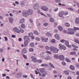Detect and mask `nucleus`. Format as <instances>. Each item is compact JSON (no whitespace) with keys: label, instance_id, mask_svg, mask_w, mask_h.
I'll return each mask as SVG.
<instances>
[{"label":"nucleus","instance_id":"bb28decb","mask_svg":"<svg viewBox=\"0 0 79 79\" xmlns=\"http://www.w3.org/2000/svg\"><path fill=\"white\" fill-rule=\"evenodd\" d=\"M46 35L48 37H51L52 36V34L48 32H47L46 33Z\"/></svg>","mask_w":79,"mask_h":79},{"label":"nucleus","instance_id":"dca6fc26","mask_svg":"<svg viewBox=\"0 0 79 79\" xmlns=\"http://www.w3.org/2000/svg\"><path fill=\"white\" fill-rule=\"evenodd\" d=\"M55 37L56 39H58V40H59L60 39V36L58 34H56L55 35Z\"/></svg>","mask_w":79,"mask_h":79},{"label":"nucleus","instance_id":"774afa93","mask_svg":"<svg viewBox=\"0 0 79 79\" xmlns=\"http://www.w3.org/2000/svg\"><path fill=\"white\" fill-rule=\"evenodd\" d=\"M54 32L55 33H57V32H58V30H56V29H55L54 30Z\"/></svg>","mask_w":79,"mask_h":79},{"label":"nucleus","instance_id":"f8f14e48","mask_svg":"<svg viewBox=\"0 0 79 79\" xmlns=\"http://www.w3.org/2000/svg\"><path fill=\"white\" fill-rule=\"evenodd\" d=\"M59 58L60 60H61L62 61H63V60H64V56L63 55H60L59 56Z\"/></svg>","mask_w":79,"mask_h":79},{"label":"nucleus","instance_id":"c9c22d12","mask_svg":"<svg viewBox=\"0 0 79 79\" xmlns=\"http://www.w3.org/2000/svg\"><path fill=\"white\" fill-rule=\"evenodd\" d=\"M37 61V62L39 63H42V60L41 59L38 60Z\"/></svg>","mask_w":79,"mask_h":79},{"label":"nucleus","instance_id":"1a4fd4ad","mask_svg":"<svg viewBox=\"0 0 79 79\" xmlns=\"http://www.w3.org/2000/svg\"><path fill=\"white\" fill-rule=\"evenodd\" d=\"M52 47L53 46L50 47H48V46H45V48L47 50H48L50 49L51 51H53V50H52Z\"/></svg>","mask_w":79,"mask_h":79},{"label":"nucleus","instance_id":"37998d69","mask_svg":"<svg viewBox=\"0 0 79 79\" xmlns=\"http://www.w3.org/2000/svg\"><path fill=\"white\" fill-rule=\"evenodd\" d=\"M71 55H76V52H70Z\"/></svg>","mask_w":79,"mask_h":79},{"label":"nucleus","instance_id":"c756f323","mask_svg":"<svg viewBox=\"0 0 79 79\" xmlns=\"http://www.w3.org/2000/svg\"><path fill=\"white\" fill-rule=\"evenodd\" d=\"M35 39L36 41H40V39L39 37H36Z\"/></svg>","mask_w":79,"mask_h":79},{"label":"nucleus","instance_id":"f03ea898","mask_svg":"<svg viewBox=\"0 0 79 79\" xmlns=\"http://www.w3.org/2000/svg\"><path fill=\"white\" fill-rule=\"evenodd\" d=\"M43 59L45 60H52V57L50 56H49L47 54V53H46V55L44 56L43 57Z\"/></svg>","mask_w":79,"mask_h":79},{"label":"nucleus","instance_id":"e433bc0d","mask_svg":"<svg viewBox=\"0 0 79 79\" xmlns=\"http://www.w3.org/2000/svg\"><path fill=\"white\" fill-rule=\"evenodd\" d=\"M21 27L23 28L24 29L25 27V25L24 24H22L21 25Z\"/></svg>","mask_w":79,"mask_h":79},{"label":"nucleus","instance_id":"f3484780","mask_svg":"<svg viewBox=\"0 0 79 79\" xmlns=\"http://www.w3.org/2000/svg\"><path fill=\"white\" fill-rule=\"evenodd\" d=\"M39 70L40 71V73H44V72L45 71V69H44V68L40 69H39Z\"/></svg>","mask_w":79,"mask_h":79},{"label":"nucleus","instance_id":"4468645a","mask_svg":"<svg viewBox=\"0 0 79 79\" xmlns=\"http://www.w3.org/2000/svg\"><path fill=\"white\" fill-rule=\"evenodd\" d=\"M65 44L67 47H69V48H71V45H69V42H68V41H65Z\"/></svg>","mask_w":79,"mask_h":79},{"label":"nucleus","instance_id":"680f3d73","mask_svg":"<svg viewBox=\"0 0 79 79\" xmlns=\"http://www.w3.org/2000/svg\"><path fill=\"white\" fill-rule=\"evenodd\" d=\"M20 32H21L22 33H23L24 32V30L23 29H21Z\"/></svg>","mask_w":79,"mask_h":79},{"label":"nucleus","instance_id":"052dcab7","mask_svg":"<svg viewBox=\"0 0 79 79\" xmlns=\"http://www.w3.org/2000/svg\"><path fill=\"white\" fill-rule=\"evenodd\" d=\"M60 42H62V43L64 42H65V40H61Z\"/></svg>","mask_w":79,"mask_h":79},{"label":"nucleus","instance_id":"6e6552de","mask_svg":"<svg viewBox=\"0 0 79 79\" xmlns=\"http://www.w3.org/2000/svg\"><path fill=\"white\" fill-rule=\"evenodd\" d=\"M33 8L34 10H37L39 8V5L37 4H34L33 5Z\"/></svg>","mask_w":79,"mask_h":79},{"label":"nucleus","instance_id":"a211bd4d","mask_svg":"<svg viewBox=\"0 0 79 79\" xmlns=\"http://www.w3.org/2000/svg\"><path fill=\"white\" fill-rule=\"evenodd\" d=\"M48 38H44L42 40V42H48Z\"/></svg>","mask_w":79,"mask_h":79},{"label":"nucleus","instance_id":"49530a36","mask_svg":"<svg viewBox=\"0 0 79 79\" xmlns=\"http://www.w3.org/2000/svg\"><path fill=\"white\" fill-rule=\"evenodd\" d=\"M25 4V2H21L20 3V5L22 6H23V5H24Z\"/></svg>","mask_w":79,"mask_h":79},{"label":"nucleus","instance_id":"b1692460","mask_svg":"<svg viewBox=\"0 0 79 79\" xmlns=\"http://www.w3.org/2000/svg\"><path fill=\"white\" fill-rule=\"evenodd\" d=\"M70 68L72 70H74L75 69V67H74V66L73 65H71L70 66Z\"/></svg>","mask_w":79,"mask_h":79},{"label":"nucleus","instance_id":"7ed1b4c3","mask_svg":"<svg viewBox=\"0 0 79 79\" xmlns=\"http://www.w3.org/2000/svg\"><path fill=\"white\" fill-rule=\"evenodd\" d=\"M52 51H51V52H53L54 53H58V51H59V49L56 48V47H52Z\"/></svg>","mask_w":79,"mask_h":79},{"label":"nucleus","instance_id":"09e8293b","mask_svg":"<svg viewBox=\"0 0 79 79\" xmlns=\"http://www.w3.org/2000/svg\"><path fill=\"white\" fill-rule=\"evenodd\" d=\"M68 9L69 10H71V11H74V9L73 8H69Z\"/></svg>","mask_w":79,"mask_h":79},{"label":"nucleus","instance_id":"473e14b6","mask_svg":"<svg viewBox=\"0 0 79 79\" xmlns=\"http://www.w3.org/2000/svg\"><path fill=\"white\" fill-rule=\"evenodd\" d=\"M64 73L66 75H69V72L67 71H64Z\"/></svg>","mask_w":79,"mask_h":79},{"label":"nucleus","instance_id":"6e6d98bb","mask_svg":"<svg viewBox=\"0 0 79 79\" xmlns=\"http://www.w3.org/2000/svg\"><path fill=\"white\" fill-rule=\"evenodd\" d=\"M66 61L67 62H71V61L67 58L66 59Z\"/></svg>","mask_w":79,"mask_h":79},{"label":"nucleus","instance_id":"5fc2aeb1","mask_svg":"<svg viewBox=\"0 0 79 79\" xmlns=\"http://www.w3.org/2000/svg\"><path fill=\"white\" fill-rule=\"evenodd\" d=\"M52 43H55V42H56L55 40L54 39H52Z\"/></svg>","mask_w":79,"mask_h":79},{"label":"nucleus","instance_id":"2f4dec72","mask_svg":"<svg viewBox=\"0 0 79 79\" xmlns=\"http://www.w3.org/2000/svg\"><path fill=\"white\" fill-rule=\"evenodd\" d=\"M54 57L56 59H58L59 58V56L56 55H55L54 56Z\"/></svg>","mask_w":79,"mask_h":79},{"label":"nucleus","instance_id":"f704fd0d","mask_svg":"<svg viewBox=\"0 0 79 79\" xmlns=\"http://www.w3.org/2000/svg\"><path fill=\"white\" fill-rule=\"evenodd\" d=\"M50 21L51 22H52V23H53L54 22V20L52 18H51L50 19Z\"/></svg>","mask_w":79,"mask_h":79},{"label":"nucleus","instance_id":"58836bf2","mask_svg":"<svg viewBox=\"0 0 79 79\" xmlns=\"http://www.w3.org/2000/svg\"><path fill=\"white\" fill-rule=\"evenodd\" d=\"M76 30H78L79 31V28L74 27V30L75 31V32L76 31Z\"/></svg>","mask_w":79,"mask_h":79},{"label":"nucleus","instance_id":"a18cd8bd","mask_svg":"<svg viewBox=\"0 0 79 79\" xmlns=\"http://www.w3.org/2000/svg\"><path fill=\"white\" fill-rule=\"evenodd\" d=\"M64 15H68V12L65 11L64 12Z\"/></svg>","mask_w":79,"mask_h":79},{"label":"nucleus","instance_id":"ea45409f","mask_svg":"<svg viewBox=\"0 0 79 79\" xmlns=\"http://www.w3.org/2000/svg\"><path fill=\"white\" fill-rule=\"evenodd\" d=\"M29 51L30 52H32L34 51V49L32 48H30L29 49Z\"/></svg>","mask_w":79,"mask_h":79},{"label":"nucleus","instance_id":"9b49d317","mask_svg":"<svg viewBox=\"0 0 79 79\" xmlns=\"http://www.w3.org/2000/svg\"><path fill=\"white\" fill-rule=\"evenodd\" d=\"M31 58L34 62L35 63L37 62V58L35 57L32 56Z\"/></svg>","mask_w":79,"mask_h":79},{"label":"nucleus","instance_id":"4be33fe9","mask_svg":"<svg viewBox=\"0 0 79 79\" xmlns=\"http://www.w3.org/2000/svg\"><path fill=\"white\" fill-rule=\"evenodd\" d=\"M58 28L59 31H61L63 30V27L61 26H59L58 27Z\"/></svg>","mask_w":79,"mask_h":79},{"label":"nucleus","instance_id":"412c9836","mask_svg":"<svg viewBox=\"0 0 79 79\" xmlns=\"http://www.w3.org/2000/svg\"><path fill=\"white\" fill-rule=\"evenodd\" d=\"M75 23L77 24H79V19L77 18L76 19Z\"/></svg>","mask_w":79,"mask_h":79},{"label":"nucleus","instance_id":"de8ad7c7","mask_svg":"<svg viewBox=\"0 0 79 79\" xmlns=\"http://www.w3.org/2000/svg\"><path fill=\"white\" fill-rule=\"evenodd\" d=\"M55 2H57V3H61V1L60 0H55Z\"/></svg>","mask_w":79,"mask_h":79},{"label":"nucleus","instance_id":"ddd939ff","mask_svg":"<svg viewBox=\"0 0 79 79\" xmlns=\"http://www.w3.org/2000/svg\"><path fill=\"white\" fill-rule=\"evenodd\" d=\"M13 29L14 31L17 32V33H19L20 32V31L16 27H15Z\"/></svg>","mask_w":79,"mask_h":79},{"label":"nucleus","instance_id":"864d4df0","mask_svg":"<svg viewBox=\"0 0 79 79\" xmlns=\"http://www.w3.org/2000/svg\"><path fill=\"white\" fill-rule=\"evenodd\" d=\"M75 66H76V67L77 68H79V64H75Z\"/></svg>","mask_w":79,"mask_h":79},{"label":"nucleus","instance_id":"5701e85b","mask_svg":"<svg viewBox=\"0 0 79 79\" xmlns=\"http://www.w3.org/2000/svg\"><path fill=\"white\" fill-rule=\"evenodd\" d=\"M9 19L10 23H12L13 21V19L12 18H9Z\"/></svg>","mask_w":79,"mask_h":79},{"label":"nucleus","instance_id":"bf43d9fd","mask_svg":"<svg viewBox=\"0 0 79 79\" xmlns=\"http://www.w3.org/2000/svg\"><path fill=\"white\" fill-rule=\"evenodd\" d=\"M23 56L24 58H25V59H26V58H27V56H26L24 54L23 55Z\"/></svg>","mask_w":79,"mask_h":79},{"label":"nucleus","instance_id":"7c9ffc66","mask_svg":"<svg viewBox=\"0 0 79 79\" xmlns=\"http://www.w3.org/2000/svg\"><path fill=\"white\" fill-rule=\"evenodd\" d=\"M22 75V73H21V72L17 74V76H18L19 77H21Z\"/></svg>","mask_w":79,"mask_h":79},{"label":"nucleus","instance_id":"6ab92c4d","mask_svg":"<svg viewBox=\"0 0 79 79\" xmlns=\"http://www.w3.org/2000/svg\"><path fill=\"white\" fill-rule=\"evenodd\" d=\"M28 42H29L28 41H24V47H27V44H28Z\"/></svg>","mask_w":79,"mask_h":79},{"label":"nucleus","instance_id":"c03bdc74","mask_svg":"<svg viewBox=\"0 0 79 79\" xmlns=\"http://www.w3.org/2000/svg\"><path fill=\"white\" fill-rule=\"evenodd\" d=\"M34 33L35 34H36V35H39V32H37V31H34Z\"/></svg>","mask_w":79,"mask_h":79},{"label":"nucleus","instance_id":"0eeeda50","mask_svg":"<svg viewBox=\"0 0 79 79\" xmlns=\"http://www.w3.org/2000/svg\"><path fill=\"white\" fill-rule=\"evenodd\" d=\"M47 54V53L45 52H41L40 54V56L41 57H42V58H43V57L45 56V55H46Z\"/></svg>","mask_w":79,"mask_h":79},{"label":"nucleus","instance_id":"20e7f679","mask_svg":"<svg viewBox=\"0 0 79 79\" xmlns=\"http://www.w3.org/2000/svg\"><path fill=\"white\" fill-rule=\"evenodd\" d=\"M22 14L23 16H24L25 17H27V16H29L27 11L26 10H24Z\"/></svg>","mask_w":79,"mask_h":79},{"label":"nucleus","instance_id":"13d9d810","mask_svg":"<svg viewBox=\"0 0 79 79\" xmlns=\"http://www.w3.org/2000/svg\"><path fill=\"white\" fill-rule=\"evenodd\" d=\"M48 23H45L44 24V26H48Z\"/></svg>","mask_w":79,"mask_h":79},{"label":"nucleus","instance_id":"8fccbe9b","mask_svg":"<svg viewBox=\"0 0 79 79\" xmlns=\"http://www.w3.org/2000/svg\"><path fill=\"white\" fill-rule=\"evenodd\" d=\"M30 46L31 47H34V44L33 43H31L30 44Z\"/></svg>","mask_w":79,"mask_h":79},{"label":"nucleus","instance_id":"cd10ccee","mask_svg":"<svg viewBox=\"0 0 79 79\" xmlns=\"http://www.w3.org/2000/svg\"><path fill=\"white\" fill-rule=\"evenodd\" d=\"M41 66H42V67H44V66L47 67V66H48V64H43L41 65Z\"/></svg>","mask_w":79,"mask_h":79},{"label":"nucleus","instance_id":"39448f33","mask_svg":"<svg viewBox=\"0 0 79 79\" xmlns=\"http://www.w3.org/2000/svg\"><path fill=\"white\" fill-rule=\"evenodd\" d=\"M27 12L28 15H32L33 14V10L31 9H28L27 10Z\"/></svg>","mask_w":79,"mask_h":79},{"label":"nucleus","instance_id":"79ce46f5","mask_svg":"<svg viewBox=\"0 0 79 79\" xmlns=\"http://www.w3.org/2000/svg\"><path fill=\"white\" fill-rule=\"evenodd\" d=\"M29 37H32L33 36V33H30L29 34Z\"/></svg>","mask_w":79,"mask_h":79},{"label":"nucleus","instance_id":"3c124183","mask_svg":"<svg viewBox=\"0 0 79 79\" xmlns=\"http://www.w3.org/2000/svg\"><path fill=\"white\" fill-rule=\"evenodd\" d=\"M54 27H56L58 25V23H54Z\"/></svg>","mask_w":79,"mask_h":79},{"label":"nucleus","instance_id":"a878e982","mask_svg":"<svg viewBox=\"0 0 79 79\" xmlns=\"http://www.w3.org/2000/svg\"><path fill=\"white\" fill-rule=\"evenodd\" d=\"M22 52L23 53H26L27 51H26V49L25 48H24L22 50Z\"/></svg>","mask_w":79,"mask_h":79},{"label":"nucleus","instance_id":"e2e57ef3","mask_svg":"<svg viewBox=\"0 0 79 79\" xmlns=\"http://www.w3.org/2000/svg\"><path fill=\"white\" fill-rule=\"evenodd\" d=\"M4 38L6 41H8V38H7V37L5 36L4 37Z\"/></svg>","mask_w":79,"mask_h":79},{"label":"nucleus","instance_id":"aec40b11","mask_svg":"<svg viewBox=\"0 0 79 79\" xmlns=\"http://www.w3.org/2000/svg\"><path fill=\"white\" fill-rule=\"evenodd\" d=\"M25 21V19L24 18H22L20 21V23L21 24L23 23Z\"/></svg>","mask_w":79,"mask_h":79},{"label":"nucleus","instance_id":"393cba45","mask_svg":"<svg viewBox=\"0 0 79 79\" xmlns=\"http://www.w3.org/2000/svg\"><path fill=\"white\" fill-rule=\"evenodd\" d=\"M59 47L60 49H61V50L63 49V46L61 44H59Z\"/></svg>","mask_w":79,"mask_h":79},{"label":"nucleus","instance_id":"a19ab883","mask_svg":"<svg viewBox=\"0 0 79 79\" xmlns=\"http://www.w3.org/2000/svg\"><path fill=\"white\" fill-rule=\"evenodd\" d=\"M40 14L41 15H42V16H45V17H47L42 12H40Z\"/></svg>","mask_w":79,"mask_h":79},{"label":"nucleus","instance_id":"423d86ee","mask_svg":"<svg viewBox=\"0 0 79 79\" xmlns=\"http://www.w3.org/2000/svg\"><path fill=\"white\" fill-rule=\"evenodd\" d=\"M24 40H27L28 42H30V40H29V37L27 35H26L23 38Z\"/></svg>","mask_w":79,"mask_h":79},{"label":"nucleus","instance_id":"9d476101","mask_svg":"<svg viewBox=\"0 0 79 79\" xmlns=\"http://www.w3.org/2000/svg\"><path fill=\"white\" fill-rule=\"evenodd\" d=\"M42 9L43 10L47 11L48 10V8H47V7L46 6H43L42 8Z\"/></svg>","mask_w":79,"mask_h":79},{"label":"nucleus","instance_id":"4c0bfd02","mask_svg":"<svg viewBox=\"0 0 79 79\" xmlns=\"http://www.w3.org/2000/svg\"><path fill=\"white\" fill-rule=\"evenodd\" d=\"M62 64L63 66H66V63L64 61H63L62 62Z\"/></svg>","mask_w":79,"mask_h":79},{"label":"nucleus","instance_id":"0e129e2a","mask_svg":"<svg viewBox=\"0 0 79 79\" xmlns=\"http://www.w3.org/2000/svg\"><path fill=\"white\" fill-rule=\"evenodd\" d=\"M58 8H56L54 9V11L56 12V11H58Z\"/></svg>","mask_w":79,"mask_h":79},{"label":"nucleus","instance_id":"4d7b16f0","mask_svg":"<svg viewBox=\"0 0 79 79\" xmlns=\"http://www.w3.org/2000/svg\"><path fill=\"white\" fill-rule=\"evenodd\" d=\"M66 46H63V50H65L66 49Z\"/></svg>","mask_w":79,"mask_h":79},{"label":"nucleus","instance_id":"603ef678","mask_svg":"<svg viewBox=\"0 0 79 79\" xmlns=\"http://www.w3.org/2000/svg\"><path fill=\"white\" fill-rule=\"evenodd\" d=\"M46 53H48V54H49L50 55H51V54H52V52L49 51H46Z\"/></svg>","mask_w":79,"mask_h":79},{"label":"nucleus","instance_id":"2eb2a0df","mask_svg":"<svg viewBox=\"0 0 79 79\" xmlns=\"http://www.w3.org/2000/svg\"><path fill=\"white\" fill-rule=\"evenodd\" d=\"M63 15H64V12L61 11L59 13V17H62L63 16Z\"/></svg>","mask_w":79,"mask_h":79},{"label":"nucleus","instance_id":"72a5a7b5","mask_svg":"<svg viewBox=\"0 0 79 79\" xmlns=\"http://www.w3.org/2000/svg\"><path fill=\"white\" fill-rule=\"evenodd\" d=\"M65 25L67 27H69L70 26V25L69 23H66L65 24Z\"/></svg>","mask_w":79,"mask_h":79},{"label":"nucleus","instance_id":"c85d7f7f","mask_svg":"<svg viewBox=\"0 0 79 79\" xmlns=\"http://www.w3.org/2000/svg\"><path fill=\"white\" fill-rule=\"evenodd\" d=\"M49 65L52 68H55V66L54 65H53V64H52V63H49Z\"/></svg>","mask_w":79,"mask_h":79},{"label":"nucleus","instance_id":"f257e3e1","mask_svg":"<svg viewBox=\"0 0 79 79\" xmlns=\"http://www.w3.org/2000/svg\"><path fill=\"white\" fill-rule=\"evenodd\" d=\"M68 31L67 32V34H70L71 35H73L74 34V32H75V31L74 30V28L73 29L69 28L68 29Z\"/></svg>","mask_w":79,"mask_h":79},{"label":"nucleus","instance_id":"69168bd1","mask_svg":"<svg viewBox=\"0 0 79 79\" xmlns=\"http://www.w3.org/2000/svg\"><path fill=\"white\" fill-rule=\"evenodd\" d=\"M73 47H74V48H78V47L75 46L74 45H73Z\"/></svg>","mask_w":79,"mask_h":79},{"label":"nucleus","instance_id":"338daca9","mask_svg":"<svg viewBox=\"0 0 79 79\" xmlns=\"http://www.w3.org/2000/svg\"><path fill=\"white\" fill-rule=\"evenodd\" d=\"M29 21L31 23H33V20H32V19H30Z\"/></svg>","mask_w":79,"mask_h":79}]
</instances>
